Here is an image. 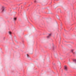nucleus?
<instances>
[{
  "instance_id": "3",
  "label": "nucleus",
  "mask_w": 76,
  "mask_h": 76,
  "mask_svg": "<svg viewBox=\"0 0 76 76\" xmlns=\"http://www.w3.org/2000/svg\"><path fill=\"white\" fill-rule=\"evenodd\" d=\"M2 12H3V11H4V7H2Z\"/></svg>"
},
{
  "instance_id": "2",
  "label": "nucleus",
  "mask_w": 76,
  "mask_h": 76,
  "mask_svg": "<svg viewBox=\"0 0 76 76\" xmlns=\"http://www.w3.org/2000/svg\"><path fill=\"white\" fill-rule=\"evenodd\" d=\"M51 34H49V36L47 37V38H50V37H51Z\"/></svg>"
},
{
  "instance_id": "8",
  "label": "nucleus",
  "mask_w": 76,
  "mask_h": 76,
  "mask_svg": "<svg viewBox=\"0 0 76 76\" xmlns=\"http://www.w3.org/2000/svg\"><path fill=\"white\" fill-rule=\"evenodd\" d=\"M56 17L57 18V19H58V18H59V17H58V15H56Z\"/></svg>"
},
{
  "instance_id": "11",
  "label": "nucleus",
  "mask_w": 76,
  "mask_h": 76,
  "mask_svg": "<svg viewBox=\"0 0 76 76\" xmlns=\"http://www.w3.org/2000/svg\"><path fill=\"white\" fill-rule=\"evenodd\" d=\"M14 38H16V37H14Z\"/></svg>"
},
{
  "instance_id": "12",
  "label": "nucleus",
  "mask_w": 76,
  "mask_h": 76,
  "mask_svg": "<svg viewBox=\"0 0 76 76\" xmlns=\"http://www.w3.org/2000/svg\"><path fill=\"white\" fill-rule=\"evenodd\" d=\"M29 6H30V5H29Z\"/></svg>"
},
{
  "instance_id": "1",
  "label": "nucleus",
  "mask_w": 76,
  "mask_h": 76,
  "mask_svg": "<svg viewBox=\"0 0 76 76\" xmlns=\"http://www.w3.org/2000/svg\"><path fill=\"white\" fill-rule=\"evenodd\" d=\"M67 67L66 66H64V70H65L66 71H67Z\"/></svg>"
},
{
  "instance_id": "6",
  "label": "nucleus",
  "mask_w": 76,
  "mask_h": 76,
  "mask_svg": "<svg viewBox=\"0 0 76 76\" xmlns=\"http://www.w3.org/2000/svg\"><path fill=\"white\" fill-rule=\"evenodd\" d=\"M34 3H37V1H36V0H35V1H34Z\"/></svg>"
},
{
  "instance_id": "7",
  "label": "nucleus",
  "mask_w": 76,
  "mask_h": 76,
  "mask_svg": "<svg viewBox=\"0 0 76 76\" xmlns=\"http://www.w3.org/2000/svg\"><path fill=\"white\" fill-rule=\"evenodd\" d=\"M9 34H10V35H11V34H12V32L10 31L9 32Z\"/></svg>"
},
{
  "instance_id": "5",
  "label": "nucleus",
  "mask_w": 76,
  "mask_h": 76,
  "mask_svg": "<svg viewBox=\"0 0 76 76\" xmlns=\"http://www.w3.org/2000/svg\"><path fill=\"white\" fill-rule=\"evenodd\" d=\"M13 19L14 20H16V19H17V18H14Z\"/></svg>"
},
{
  "instance_id": "4",
  "label": "nucleus",
  "mask_w": 76,
  "mask_h": 76,
  "mask_svg": "<svg viewBox=\"0 0 76 76\" xmlns=\"http://www.w3.org/2000/svg\"><path fill=\"white\" fill-rule=\"evenodd\" d=\"M73 50H71V52L73 53V54H75V53H73Z\"/></svg>"
},
{
  "instance_id": "9",
  "label": "nucleus",
  "mask_w": 76,
  "mask_h": 76,
  "mask_svg": "<svg viewBox=\"0 0 76 76\" xmlns=\"http://www.w3.org/2000/svg\"><path fill=\"white\" fill-rule=\"evenodd\" d=\"M74 61H75V62H76V59H74L73 60Z\"/></svg>"
},
{
  "instance_id": "10",
  "label": "nucleus",
  "mask_w": 76,
  "mask_h": 76,
  "mask_svg": "<svg viewBox=\"0 0 76 76\" xmlns=\"http://www.w3.org/2000/svg\"><path fill=\"white\" fill-rule=\"evenodd\" d=\"M27 57H29V55L28 54H27Z\"/></svg>"
}]
</instances>
